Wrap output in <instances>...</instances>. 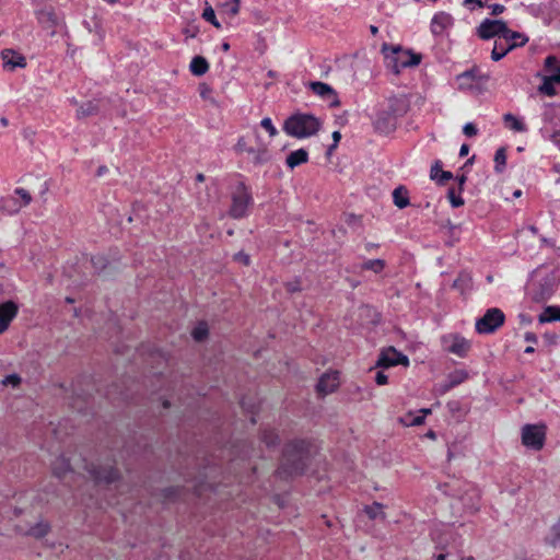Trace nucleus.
<instances>
[{"label": "nucleus", "instance_id": "f257e3e1", "mask_svg": "<svg viewBox=\"0 0 560 560\" xmlns=\"http://www.w3.org/2000/svg\"><path fill=\"white\" fill-rule=\"evenodd\" d=\"M315 453L311 439L295 438L288 441L282 448L280 464L276 470L280 479L289 480L302 476L308 469Z\"/></svg>", "mask_w": 560, "mask_h": 560}, {"label": "nucleus", "instance_id": "f03ea898", "mask_svg": "<svg viewBox=\"0 0 560 560\" xmlns=\"http://www.w3.org/2000/svg\"><path fill=\"white\" fill-rule=\"evenodd\" d=\"M320 127V120L307 113H295L283 122V130L287 136L299 139L316 136Z\"/></svg>", "mask_w": 560, "mask_h": 560}, {"label": "nucleus", "instance_id": "7ed1b4c3", "mask_svg": "<svg viewBox=\"0 0 560 560\" xmlns=\"http://www.w3.org/2000/svg\"><path fill=\"white\" fill-rule=\"evenodd\" d=\"M382 52L386 68L395 74H399L406 68L417 67L422 59L420 54L404 49L400 46L383 45Z\"/></svg>", "mask_w": 560, "mask_h": 560}, {"label": "nucleus", "instance_id": "20e7f679", "mask_svg": "<svg viewBox=\"0 0 560 560\" xmlns=\"http://www.w3.org/2000/svg\"><path fill=\"white\" fill-rule=\"evenodd\" d=\"M231 197L230 217L233 219L246 217L248 207L253 205L250 188L242 179H237L233 186Z\"/></svg>", "mask_w": 560, "mask_h": 560}, {"label": "nucleus", "instance_id": "39448f33", "mask_svg": "<svg viewBox=\"0 0 560 560\" xmlns=\"http://www.w3.org/2000/svg\"><path fill=\"white\" fill-rule=\"evenodd\" d=\"M489 80L490 74L481 72L477 67H472L456 77L459 90L474 93L485 92Z\"/></svg>", "mask_w": 560, "mask_h": 560}, {"label": "nucleus", "instance_id": "423d86ee", "mask_svg": "<svg viewBox=\"0 0 560 560\" xmlns=\"http://www.w3.org/2000/svg\"><path fill=\"white\" fill-rule=\"evenodd\" d=\"M559 279L556 272H549L539 280L534 281L529 287V298L535 303H545L553 295Z\"/></svg>", "mask_w": 560, "mask_h": 560}, {"label": "nucleus", "instance_id": "0eeeda50", "mask_svg": "<svg viewBox=\"0 0 560 560\" xmlns=\"http://www.w3.org/2000/svg\"><path fill=\"white\" fill-rule=\"evenodd\" d=\"M505 322V315L498 307L488 308L485 314L477 318L475 328L478 334L491 335L498 330Z\"/></svg>", "mask_w": 560, "mask_h": 560}, {"label": "nucleus", "instance_id": "6e6552de", "mask_svg": "<svg viewBox=\"0 0 560 560\" xmlns=\"http://www.w3.org/2000/svg\"><path fill=\"white\" fill-rule=\"evenodd\" d=\"M546 427L544 424H525L522 428V443L534 451H540L545 445Z\"/></svg>", "mask_w": 560, "mask_h": 560}, {"label": "nucleus", "instance_id": "1a4fd4ad", "mask_svg": "<svg viewBox=\"0 0 560 560\" xmlns=\"http://www.w3.org/2000/svg\"><path fill=\"white\" fill-rule=\"evenodd\" d=\"M88 471L97 486L112 485L120 479V472L114 465L91 464Z\"/></svg>", "mask_w": 560, "mask_h": 560}, {"label": "nucleus", "instance_id": "9d476101", "mask_svg": "<svg viewBox=\"0 0 560 560\" xmlns=\"http://www.w3.org/2000/svg\"><path fill=\"white\" fill-rule=\"evenodd\" d=\"M506 25V22L501 19H486L477 27V35L483 40L503 38Z\"/></svg>", "mask_w": 560, "mask_h": 560}, {"label": "nucleus", "instance_id": "9b49d317", "mask_svg": "<svg viewBox=\"0 0 560 560\" xmlns=\"http://www.w3.org/2000/svg\"><path fill=\"white\" fill-rule=\"evenodd\" d=\"M397 365H409V359L406 354L397 351L394 347L383 349L377 358L376 368L388 369Z\"/></svg>", "mask_w": 560, "mask_h": 560}, {"label": "nucleus", "instance_id": "f8f14e48", "mask_svg": "<svg viewBox=\"0 0 560 560\" xmlns=\"http://www.w3.org/2000/svg\"><path fill=\"white\" fill-rule=\"evenodd\" d=\"M234 150L237 153L246 152L248 159L255 164H262L269 160L267 148L262 143H258L257 147H252L248 145V142H236Z\"/></svg>", "mask_w": 560, "mask_h": 560}, {"label": "nucleus", "instance_id": "ddd939ff", "mask_svg": "<svg viewBox=\"0 0 560 560\" xmlns=\"http://www.w3.org/2000/svg\"><path fill=\"white\" fill-rule=\"evenodd\" d=\"M453 26V16L444 11H440L433 14L430 22V31L434 36L447 35Z\"/></svg>", "mask_w": 560, "mask_h": 560}, {"label": "nucleus", "instance_id": "4468645a", "mask_svg": "<svg viewBox=\"0 0 560 560\" xmlns=\"http://www.w3.org/2000/svg\"><path fill=\"white\" fill-rule=\"evenodd\" d=\"M448 340L451 341V343L446 346V350L448 352L456 354L459 358H465L467 355L471 345L466 338L458 334L451 335L448 338H443L444 345H446Z\"/></svg>", "mask_w": 560, "mask_h": 560}, {"label": "nucleus", "instance_id": "2eb2a0df", "mask_svg": "<svg viewBox=\"0 0 560 560\" xmlns=\"http://www.w3.org/2000/svg\"><path fill=\"white\" fill-rule=\"evenodd\" d=\"M14 194L21 198V202H18L13 198H9L3 200L2 208L8 211V213L13 214L20 211L22 207H26L32 201L31 194L24 188H15Z\"/></svg>", "mask_w": 560, "mask_h": 560}, {"label": "nucleus", "instance_id": "dca6fc26", "mask_svg": "<svg viewBox=\"0 0 560 560\" xmlns=\"http://www.w3.org/2000/svg\"><path fill=\"white\" fill-rule=\"evenodd\" d=\"M19 313V305L13 301H5L0 304V335L10 326Z\"/></svg>", "mask_w": 560, "mask_h": 560}, {"label": "nucleus", "instance_id": "f3484780", "mask_svg": "<svg viewBox=\"0 0 560 560\" xmlns=\"http://www.w3.org/2000/svg\"><path fill=\"white\" fill-rule=\"evenodd\" d=\"M339 386V373L337 371L324 373L317 384L316 390L318 394L327 395L335 392Z\"/></svg>", "mask_w": 560, "mask_h": 560}, {"label": "nucleus", "instance_id": "a211bd4d", "mask_svg": "<svg viewBox=\"0 0 560 560\" xmlns=\"http://www.w3.org/2000/svg\"><path fill=\"white\" fill-rule=\"evenodd\" d=\"M1 59L3 68L9 71L26 67L25 57L13 49H3L1 51Z\"/></svg>", "mask_w": 560, "mask_h": 560}, {"label": "nucleus", "instance_id": "6ab92c4d", "mask_svg": "<svg viewBox=\"0 0 560 560\" xmlns=\"http://www.w3.org/2000/svg\"><path fill=\"white\" fill-rule=\"evenodd\" d=\"M311 90L322 98L329 102L331 106H338L339 100L335 90L327 83L324 82H312L310 84Z\"/></svg>", "mask_w": 560, "mask_h": 560}, {"label": "nucleus", "instance_id": "aec40b11", "mask_svg": "<svg viewBox=\"0 0 560 560\" xmlns=\"http://www.w3.org/2000/svg\"><path fill=\"white\" fill-rule=\"evenodd\" d=\"M397 119L388 113L381 112L374 120V127L380 135L387 136L396 129Z\"/></svg>", "mask_w": 560, "mask_h": 560}, {"label": "nucleus", "instance_id": "412c9836", "mask_svg": "<svg viewBox=\"0 0 560 560\" xmlns=\"http://www.w3.org/2000/svg\"><path fill=\"white\" fill-rule=\"evenodd\" d=\"M409 106L408 97L406 95H398L389 98L388 107L383 112L392 114L397 119L408 112Z\"/></svg>", "mask_w": 560, "mask_h": 560}, {"label": "nucleus", "instance_id": "4be33fe9", "mask_svg": "<svg viewBox=\"0 0 560 560\" xmlns=\"http://www.w3.org/2000/svg\"><path fill=\"white\" fill-rule=\"evenodd\" d=\"M452 287L463 295L469 293L472 290L471 275L466 270H462L454 280Z\"/></svg>", "mask_w": 560, "mask_h": 560}, {"label": "nucleus", "instance_id": "5701e85b", "mask_svg": "<svg viewBox=\"0 0 560 560\" xmlns=\"http://www.w3.org/2000/svg\"><path fill=\"white\" fill-rule=\"evenodd\" d=\"M515 48V44H508L503 38H497L493 43L491 59L499 61Z\"/></svg>", "mask_w": 560, "mask_h": 560}, {"label": "nucleus", "instance_id": "b1692460", "mask_svg": "<svg viewBox=\"0 0 560 560\" xmlns=\"http://www.w3.org/2000/svg\"><path fill=\"white\" fill-rule=\"evenodd\" d=\"M307 160H308V152L305 149L301 148V149H298V150L289 153L287 156L285 163L290 170H293L296 166H300L301 164L306 163Z\"/></svg>", "mask_w": 560, "mask_h": 560}, {"label": "nucleus", "instance_id": "393cba45", "mask_svg": "<svg viewBox=\"0 0 560 560\" xmlns=\"http://www.w3.org/2000/svg\"><path fill=\"white\" fill-rule=\"evenodd\" d=\"M430 178L439 185H445L447 180L453 178V174L450 171H443L441 162L436 161L431 167Z\"/></svg>", "mask_w": 560, "mask_h": 560}, {"label": "nucleus", "instance_id": "a878e982", "mask_svg": "<svg viewBox=\"0 0 560 560\" xmlns=\"http://www.w3.org/2000/svg\"><path fill=\"white\" fill-rule=\"evenodd\" d=\"M70 472H72L70 460L68 458H66L65 456L58 457L52 463V474L58 479H63L67 476V474H70Z\"/></svg>", "mask_w": 560, "mask_h": 560}, {"label": "nucleus", "instance_id": "bb28decb", "mask_svg": "<svg viewBox=\"0 0 560 560\" xmlns=\"http://www.w3.org/2000/svg\"><path fill=\"white\" fill-rule=\"evenodd\" d=\"M242 0H225L218 4V8L223 15L230 18L236 16L241 11Z\"/></svg>", "mask_w": 560, "mask_h": 560}, {"label": "nucleus", "instance_id": "cd10ccee", "mask_svg": "<svg viewBox=\"0 0 560 560\" xmlns=\"http://www.w3.org/2000/svg\"><path fill=\"white\" fill-rule=\"evenodd\" d=\"M190 72L196 77L206 74L209 70V63L202 56H195L189 65Z\"/></svg>", "mask_w": 560, "mask_h": 560}, {"label": "nucleus", "instance_id": "c85d7f7f", "mask_svg": "<svg viewBox=\"0 0 560 560\" xmlns=\"http://www.w3.org/2000/svg\"><path fill=\"white\" fill-rule=\"evenodd\" d=\"M503 39L508 44H515V48L525 46L528 42V37L526 35L512 31L508 26L505 28Z\"/></svg>", "mask_w": 560, "mask_h": 560}, {"label": "nucleus", "instance_id": "c756f323", "mask_svg": "<svg viewBox=\"0 0 560 560\" xmlns=\"http://www.w3.org/2000/svg\"><path fill=\"white\" fill-rule=\"evenodd\" d=\"M393 202L399 209H405L409 205L408 190L404 186H398L394 189Z\"/></svg>", "mask_w": 560, "mask_h": 560}, {"label": "nucleus", "instance_id": "7c9ffc66", "mask_svg": "<svg viewBox=\"0 0 560 560\" xmlns=\"http://www.w3.org/2000/svg\"><path fill=\"white\" fill-rule=\"evenodd\" d=\"M539 323L560 322V306L550 305L545 307L544 312L538 316Z\"/></svg>", "mask_w": 560, "mask_h": 560}, {"label": "nucleus", "instance_id": "2f4dec72", "mask_svg": "<svg viewBox=\"0 0 560 560\" xmlns=\"http://www.w3.org/2000/svg\"><path fill=\"white\" fill-rule=\"evenodd\" d=\"M383 509H384V504L375 501L370 505H365L363 511L366 514V516L372 521L377 520V518L385 520L386 514L383 511Z\"/></svg>", "mask_w": 560, "mask_h": 560}, {"label": "nucleus", "instance_id": "473e14b6", "mask_svg": "<svg viewBox=\"0 0 560 560\" xmlns=\"http://www.w3.org/2000/svg\"><path fill=\"white\" fill-rule=\"evenodd\" d=\"M261 441L267 447H276L280 443V436L275 429L266 428L260 433Z\"/></svg>", "mask_w": 560, "mask_h": 560}, {"label": "nucleus", "instance_id": "72a5a7b5", "mask_svg": "<svg viewBox=\"0 0 560 560\" xmlns=\"http://www.w3.org/2000/svg\"><path fill=\"white\" fill-rule=\"evenodd\" d=\"M494 172L497 174H501L504 172L506 167V149L505 147H500L494 154Z\"/></svg>", "mask_w": 560, "mask_h": 560}, {"label": "nucleus", "instance_id": "f704fd0d", "mask_svg": "<svg viewBox=\"0 0 560 560\" xmlns=\"http://www.w3.org/2000/svg\"><path fill=\"white\" fill-rule=\"evenodd\" d=\"M545 542L552 548L560 547V520L550 528V535L545 538Z\"/></svg>", "mask_w": 560, "mask_h": 560}, {"label": "nucleus", "instance_id": "c9c22d12", "mask_svg": "<svg viewBox=\"0 0 560 560\" xmlns=\"http://www.w3.org/2000/svg\"><path fill=\"white\" fill-rule=\"evenodd\" d=\"M209 328L206 322H199L191 330V337L195 341L201 342L208 338Z\"/></svg>", "mask_w": 560, "mask_h": 560}, {"label": "nucleus", "instance_id": "e433bc0d", "mask_svg": "<svg viewBox=\"0 0 560 560\" xmlns=\"http://www.w3.org/2000/svg\"><path fill=\"white\" fill-rule=\"evenodd\" d=\"M503 121H504L505 127L511 130H515V131H524L525 130V125L523 124V121L518 117L514 116L513 114H505L503 116Z\"/></svg>", "mask_w": 560, "mask_h": 560}, {"label": "nucleus", "instance_id": "4c0bfd02", "mask_svg": "<svg viewBox=\"0 0 560 560\" xmlns=\"http://www.w3.org/2000/svg\"><path fill=\"white\" fill-rule=\"evenodd\" d=\"M49 530L50 525L47 522H38L30 528L28 534L34 538L40 539L44 538Z\"/></svg>", "mask_w": 560, "mask_h": 560}, {"label": "nucleus", "instance_id": "58836bf2", "mask_svg": "<svg viewBox=\"0 0 560 560\" xmlns=\"http://www.w3.org/2000/svg\"><path fill=\"white\" fill-rule=\"evenodd\" d=\"M201 16H202V19H205L207 22H209L215 28H218V30L222 28L221 23L217 19L214 9L208 2H206V5H205V9H203V12H202Z\"/></svg>", "mask_w": 560, "mask_h": 560}, {"label": "nucleus", "instance_id": "ea45409f", "mask_svg": "<svg viewBox=\"0 0 560 560\" xmlns=\"http://www.w3.org/2000/svg\"><path fill=\"white\" fill-rule=\"evenodd\" d=\"M386 267V262L384 259H369L362 264L363 270H370L374 273H381Z\"/></svg>", "mask_w": 560, "mask_h": 560}, {"label": "nucleus", "instance_id": "a19ab883", "mask_svg": "<svg viewBox=\"0 0 560 560\" xmlns=\"http://www.w3.org/2000/svg\"><path fill=\"white\" fill-rule=\"evenodd\" d=\"M540 78H541V83L538 86V92L544 94V95H547V96H555V95H557L558 91L556 89V84L551 83L550 80H547L544 77H540Z\"/></svg>", "mask_w": 560, "mask_h": 560}, {"label": "nucleus", "instance_id": "79ce46f5", "mask_svg": "<svg viewBox=\"0 0 560 560\" xmlns=\"http://www.w3.org/2000/svg\"><path fill=\"white\" fill-rule=\"evenodd\" d=\"M544 66H545V70L548 72V74L559 72L560 71V58H558L556 56H548L545 59Z\"/></svg>", "mask_w": 560, "mask_h": 560}, {"label": "nucleus", "instance_id": "37998d69", "mask_svg": "<svg viewBox=\"0 0 560 560\" xmlns=\"http://www.w3.org/2000/svg\"><path fill=\"white\" fill-rule=\"evenodd\" d=\"M468 374L466 371H456L455 373L451 374L448 376V384L446 388H453L457 385H459L462 382H464L467 378Z\"/></svg>", "mask_w": 560, "mask_h": 560}, {"label": "nucleus", "instance_id": "c03bdc74", "mask_svg": "<svg viewBox=\"0 0 560 560\" xmlns=\"http://www.w3.org/2000/svg\"><path fill=\"white\" fill-rule=\"evenodd\" d=\"M460 194H462V192H459V191H458V192H456V190H455V188H454V187H452V188H450V189H448V191H447V198H448V200H450V202H451V206H452L453 208H459V207L464 206L465 201H464V199L462 198Z\"/></svg>", "mask_w": 560, "mask_h": 560}, {"label": "nucleus", "instance_id": "a18cd8bd", "mask_svg": "<svg viewBox=\"0 0 560 560\" xmlns=\"http://www.w3.org/2000/svg\"><path fill=\"white\" fill-rule=\"evenodd\" d=\"M91 264L96 272H102L107 267V259L102 255L92 256Z\"/></svg>", "mask_w": 560, "mask_h": 560}, {"label": "nucleus", "instance_id": "49530a36", "mask_svg": "<svg viewBox=\"0 0 560 560\" xmlns=\"http://www.w3.org/2000/svg\"><path fill=\"white\" fill-rule=\"evenodd\" d=\"M180 494L179 487H167L162 490V497L165 501H175Z\"/></svg>", "mask_w": 560, "mask_h": 560}, {"label": "nucleus", "instance_id": "de8ad7c7", "mask_svg": "<svg viewBox=\"0 0 560 560\" xmlns=\"http://www.w3.org/2000/svg\"><path fill=\"white\" fill-rule=\"evenodd\" d=\"M260 125H261V127H262L264 129H266V130H267L268 136H269L270 138H272V137H276V136H277V129H276V127L273 126V124H272V121H271V119H270L269 117H265V118L261 120Z\"/></svg>", "mask_w": 560, "mask_h": 560}, {"label": "nucleus", "instance_id": "09e8293b", "mask_svg": "<svg viewBox=\"0 0 560 560\" xmlns=\"http://www.w3.org/2000/svg\"><path fill=\"white\" fill-rule=\"evenodd\" d=\"M21 381H22L21 377L18 374L13 373V374L7 375L3 378L2 384L5 386L16 387L18 385H20Z\"/></svg>", "mask_w": 560, "mask_h": 560}, {"label": "nucleus", "instance_id": "8fccbe9b", "mask_svg": "<svg viewBox=\"0 0 560 560\" xmlns=\"http://www.w3.org/2000/svg\"><path fill=\"white\" fill-rule=\"evenodd\" d=\"M464 136L472 138L477 136V128L472 122H467L463 128Z\"/></svg>", "mask_w": 560, "mask_h": 560}, {"label": "nucleus", "instance_id": "3c124183", "mask_svg": "<svg viewBox=\"0 0 560 560\" xmlns=\"http://www.w3.org/2000/svg\"><path fill=\"white\" fill-rule=\"evenodd\" d=\"M285 289L290 293L300 292L302 290L301 283L299 279H295L293 281H289L285 283Z\"/></svg>", "mask_w": 560, "mask_h": 560}, {"label": "nucleus", "instance_id": "603ef678", "mask_svg": "<svg viewBox=\"0 0 560 560\" xmlns=\"http://www.w3.org/2000/svg\"><path fill=\"white\" fill-rule=\"evenodd\" d=\"M234 260L242 262L245 266H248L250 264L249 255L245 254L244 252H238L234 255Z\"/></svg>", "mask_w": 560, "mask_h": 560}, {"label": "nucleus", "instance_id": "864d4df0", "mask_svg": "<svg viewBox=\"0 0 560 560\" xmlns=\"http://www.w3.org/2000/svg\"><path fill=\"white\" fill-rule=\"evenodd\" d=\"M375 383L377 385H386L388 383V376L383 371H378L375 374Z\"/></svg>", "mask_w": 560, "mask_h": 560}, {"label": "nucleus", "instance_id": "5fc2aeb1", "mask_svg": "<svg viewBox=\"0 0 560 560\" xmlns=\"http://www.w3.org/2000/svg\"><path fill=\"white\" fill-rule=\"evenodd\" d=\"M464 5L470 10H475L476 8L483 7V2L481 0H464Z\"/></svg>", "mask_w": 560, "mask_h": 560}, {"label": "nucleus", "instance_id": "6e6d98bb", "mask_svg": "<svg viewBox=\"0 0 560 560\" xmlns=\"http://www.w3.org/2000/svg\"><path fill=\"white\" fill-rule=\"evenodd\" d=\"M492 15H499L504 12L505 8L502 4L494 3L489 5Z\"/></svg>", "mask_w": 560, "mask_h": 560}, {"label": "nucleus", "instance_id": "4d7b16f0", "mask_svg": "<svg viewBox=\"0 0 560 560\" xmlns=\"http://www.w3.org/2000/svg\"><path fill=\"white\" fill-rule=\"evenodd\" d=\"M545 79L550 80L551 83L560 85V71L552 74L542 75Z\"/></svg>", "mask_w": 560, "mask_h": 560}, {"label": "nucleus", "instance_id": "13d9d810", "mask_svg": "<svg viewBox=\"0 0 560 560\" xmlns=\"http://www.w3.org/2000/svg\"><path fill=\"white\" fill-rule=\"evenodd\" d=\"M424 422V415L415 416L410 419L409 424L417 427L421 425Z\"/></svg>", "mask_w": 560, "mask_h": 560}, {"label": "nucleus", "instance_id": "bf43d9fd", "mask_svg": "<svg viewBox=\"0 0 560 560\" xmlns=\"http://www.w3.org/2000/svg\"><path fill=\"white\" fill-rule=\"evenodd\" d=\"M456 182L458 184V190L459 192H462L464 190V186L467 182V176L465 174H462V175H457L456 176Z\"/></svg>", "mask_w": 560, "mask_h": 560}, {"label": "nucleus", "instance_id": "052dcab7", "mask_svg": "<svg viewBox=\"0 0 560 560\" xmlns=\"http://www.w3.org/2000/svg\"><path fill=\"white\" fill-rule=\"evenodd\" d=\"M524 339L526 342H529V343H537V341H538L537 336L532 331L525 332Z\"/></svg>", "mask_w": 560, "mask_h": 560}, {"label": "nucleus", "instance_id": "680f3d73", "mask_svg": "<svg viewBox=\"0 0 560 560\" xmlns=\"http://www.w3.org/2000/svg\"><path fill=\"white\" fill-rule=\"evenodd\" d=\"M447 408H448V410L451 412H455V411H457L459 409V402L455 401V400L448 401L447 402Z\"/></svg>", "mask_w": 560, "mask_h": 560}, {"label": "nucleus", "instance_id": "e2e57ef3", "mask_svg": "<svg viewBox=\"0 0 560 560\" xmlns=\"http://www.w3.org/2000/svg\"><path fill=\"white\" fill-rule=\"evenodd\" d=\"M49 180H45L42 185H40V189H39V195L43 197L44 195L47 194V191L49 190Z\"/></svg>", "mask_w": 560, "mask_h": 560}, {"label": "nucleus", "instance_id": "0e129e2a", "mask_svg": "<svg viewBox=\"0 0 560 560\" xmlns=\"http://www.w3.org/2000/svg\"><path fill=\"white\" fill-rule=\"evenodd\" d=\"M338 143H339V142H332V143L327 148V150H326V155H327V158H328V159L332 155L334 151H335V150H336V148L338 147Z\"/></svg>", "mask_w": 560, "mask_h": 560}, {"label": "nucleus", "instance_id": "69168bd1", "mask_svg": "<svg viewBox=\"0 0 560 560\" xmlns=\"http://www.w3.org/2000/svg\"><path fill=\"white\" fill-rule=\"evenodd\" d=\"M108 173V167L105 166V165H101L97 170H96V176L97 177H102L104 176L105 174Z\"/></svg>", "mask_w": 560, "mask_h": 560}, {"label": "nucleus", "instance_id": "338daca9", "mask_svg": "<svg viewBox=\"0 0 560 560\" xmlns=\"http://www.w3.org/2000/svg\"><path fill=\"white\" fill-rule=\"evenodd\" d=\"M468 152H469V147H468V144H467L466 142H464V143L462 144V147H460L459 155H460V156H465V155H467V154H468Z\"/></svg>", "mask_w": 560, "mask_h": 560}, {"label": "nucleus", "instance_id": "774afa93", "mask_svg": "<svg viewBox=\"0 0 560 560\" xmlns=\"http://www.w3.org/2000/svg\"><path fill=\"white\" fill-rule=\"evenodd\" d=\"M446 558H447V553H445V552H441L435 556V560H446Z\"/></svg>", "mask_w": 560, "mask_h": 560}]
</instances>
